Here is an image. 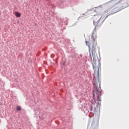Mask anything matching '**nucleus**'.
Masks as SVG:
<instances>
[{"label":"nucleus","mask_w":129,"mask_h":129,"mask_svg":"<svg viewBox=\"0 0 129 129\" xmlns=\"http://www.w3.org/2000/svg\"><path fill=\"white\" fill-rule=\"evenodd\" d=\"M99 9L100 7H96L93 8L92 10H88L87 12H86V16H87V15H91V14H92V13H93L94 11H95V12H97L98 11H99Z\"/></svg>","instance_id":"4"},{"label":"nucleus","mask_w":129,"mask_h":129,"mask_svg":"<svg viewBox=\"0 0 129 129\" xmlns=\"http://www.w3.org/2000/svg\"><path fill=\"white\" fill-rule=\"evenodd\" d=\"M128 6H129V0H112L106 3L104 7L106 9V13L109 12L110 15H113L117 13L120 8H126ZM116 9H118L116 10Z\"/></svg>","instance_id":"1"},{"label":"nucleus","mask_w":129,"mask_h":129,"mask_svg":"<svg viewBox=\"0 0 129 129\" xmlns=\"http://www.w3.org/2000/svg\"><path fill=\"white\" fill-rule=\"evenodd\" d=\"M86 45L88 46L89 48H90V44L88 41H86Z\"/></svg>","instance_id":"8"},{"label":"nucleus","mask_w":129,"mask_h":129,"mask_svg":"<svg viewBox=\"0 0 129 129\" xmlns=\"http://www.w3.org/2000/svg\"><path fill=\"white\" fill-rule=\"evenodd\" d=\"M89 52H90V56L91 59L92 58V57L93 58H94V57H95L96 52H95V50H92V51H90V49Z\"/></svg>","instance_id":"5"},{"label":"nucleus","mask_w":129,"mask_h":129,"mask_svg":"<svg viewBox=\"0 0 129 129\" xmlns=\"http://www.w3.org/2000/svg\"><path fill=\"white\" fill-rule=\"evenodd\" d=\"M93 69L94 71V81L95 82L94 84V90H93V98L95 100V94L97 96V101H101V92L97 89V86H99L100 87V80L99 78V67L96 66V61H94L93 63Z\"/></svg>","instance_id":"2"},{"label":"nucleus","mask_w":129,"mask_h":129,"mask_svg":"<svg viewBox=\"0 0 129 129\" xmlns=\"http://www.w3.org/2000/svg\"><path fill=\"white\" fill-rule=\"evenodd\" d=\"M15 15L17 18H20L21 17V14L19 12H15Z\"/></svg>","instance_id":"6"},{"label":"nucleus","mask_w":129,"mask_h":129,"mask_svg":"<svg viewBox=\"0 0 129 129\" xmlns=\"http://www.w3.org/2000/svg\"><path fill=\"white\" fill-rule=\"evenodd\" d=\"M93 34H94V33H93V35H92V37H93Z\"/></svg>","instance_id":"10"},{"label":"nucleus","mask_w":129,"mask_h":129,"mask_svg":"<svg viewBox=\"0 0 129 129\" xmlns=\"http://www.w3.org/2000/svg\"><path fill=\"white\" fill-rule=\"evenodd\" d=\"M108 13H109V14H108V16H109V15H112V14H110L111 13H110L109 12H108Z\"/></svg>","instance_id":"9"},{"label":"nucleus","mask_w":129,"mask_h":129,"mask_svg":"<svg viewBox=\"0 0 129 129\" xmlns=\"http://www.w3.org/2000/svg\"><path fill=\"white\" fill-rule=\"evenodd\" d=\"M108 16L106 17L102 16L100 18H99L98 15L95 16V17H94V19L93 21L94 25L95 26H97L99 23V21H101V20H102V23L105 21V20L107 19Z\"/></svg>","instance_id":"3"},{"label":"nucleus","mask_w":129,"mask_h":129,"mask_svg":"<svg viewBox=\"0 0 129 129\" xmlns=\"http://www.w3.org/2000/svg\"><path fill=\"white\" fill-rule=\"evenodd\" d=\"M21 110H22V108H21V106H18L17 107V111H20Z\"/></svg>","instance_id":"7"}]
</instances>
